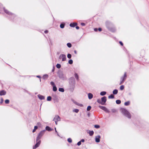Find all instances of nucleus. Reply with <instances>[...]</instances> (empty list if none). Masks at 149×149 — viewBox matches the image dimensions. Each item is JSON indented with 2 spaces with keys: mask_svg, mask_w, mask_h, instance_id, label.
<instances>
[{
  "mask_svg": "<svg viewBox=\"0 0 149 149\" xmlns=\"http://www.w3.org/2000/svg\"><path fill=\"white\" fill-rule=\"evenodd\" d=\"M59 58H62V61H64L66 60V57L65 55L64 54H61L59 56Z\"/></svg>",
  "mask_w": 149,
  "mask_h": 149,
  "instance_id": "obj_7",
  "label": "nucleus"
},
{
  "mask_svg": "<svg viewBox=\"0 0 149 149\" xmlns=\"http://www.w3.org/2000/svg\"><path fill=\"white\" fill-rule=\"evenodd\" d=\"M99 31H102V29L101 28H99L98 29Z\"/></svg>",
  "mask_w": 149,
  "mask_h": 149,
  "instance_id": "obj_51",
  "label": "nucleus"
},
{
  "mask_svg": "<svg viewBox=\"0 0 149 149\" xmlns=\"http://www.w3.org/2000/svg\"><path fill=\"white\" fill-rule=\"evenodd\" d=\"M65 26V25L64 24H61L60 25V27L62 28L63 29L64 28Z\"/></svg>",
  "mask_w": 149,
  "mask_h": 149,
  "instance_id": "obj_35",
  "label": "nucleus"
},
{
  "mask_svg": "<svg viewBox=\"0 0 149 149\" xmlns=\"http://www.w3.org/2000/svg\"><path fill=\"white\" fill-rule=\"evenodd\" d=\"M91 106H88L87 107V111H90L91 109Z\"/></svg>",
  "mask_w": 149,
  "mask_h": 149,
  "instance_id": "obj_34",
  "label": "nucleus"
},
{
  "mask_svg": "<svg viewBox=\"0 0 149 149\" xmlns=\"http://www.w3.org/2000/svg\"><path fill=\"white\" fill-rule=\"evenodd\" d=\"M130 102L129 101H127L124 104L125 106H128L129 105Z\"/></svg>",
  "mask_w": 149,
  "mask_h": 149,
  "instance_id": "obj_31",
  "label": "nucleus"
},
{
  "mask_svg": "<svg viewBox=\"0 0 149 149\" xmlns=\"http://www.w3.org/2000/svg\"><path fill=\"white\" fill-rule=\"evenodd\" d=\"M79 110L78 109H74L73 110V112H75L76 113H78V112H79Z\"/></svg>",
  "mask_w": 149,
  "mask_h": 149,
  "instance_id": "obj_28",
  "label": "nucleus"
},
{
  "mask_svg": "<svg viewBox=\"0 0 149 149\" xmlns=\"http://www.w3.org/2000/svg\"><path fill=\"white\" fill-rule=\"evenodd\" d=\"M99 107L100 109L104 110L105 112L108 113L109 112V111L105 107L100 106H99Z\"/></svg>",
  "mask_w": 149,
  "mask_h": 149,
  "instance_id": "obj_9",
  "label": "nucleus"
},
{
  "mask_svg": "<svg viewBox=\"0 0 149 149\" xmlns=\"http://www.w3.org/2000/svg\"><path fill=\"white\" fill-rule=\"evenodd\" d=\"M81 25H82V26H84L85 25V24L84 23H83V22L81 23Z\"/></svg>",
  "mask_w": 149,
  "mask_h": 149,
  "instance_id": "obj_46",
  "label": "nucleus"
},
{
  "mask_svg": "<svg viewBox=\"0 0 149 149\" xmlns=\"http://www.w3.org/2000/svg\"><path fill=\"white\" fill-rule=\"evenodd\" d=\"M59 77L62 79H65V78L64 77H63V74H60L59 76Z\"/></svg>",
  "mask_w": 149,
  "mask_h": 149,
  "instance_id": "obj_21",
  "label": "nucleus"
},
{
  "mask_svg": "<svg viewBox=\"0 0 149 149\" xmlns=\"http://www.w3.org/2000/svg\"><path fill=\"white\" fill-rule=\"evenodd\" d=\"M119 43L122 46H123V44L122 42L120 41Z\"/></svg>",
  "mask_w": 149,
  "mask_h": 149,
  "instance_id": "obj_49",
  "label": "nucleus"
},
{
  "mask_svg": "<svg viewBox=\"0 0 149 149\" xmlns=\"http://www.w3.org/2000/svg\"><path fill=\"white\" fill-rule=\"evenodd\" d=\"M101 102L102 103V105H104L107 101V97L105 96H104L101 98Z\"/></svg>",
  "mask_w": 149,
  "mask_h": 149,
  "instance_id": "obj_8",
  "label": "nucleus"
},
{
  "mask_svg": "<svg viewBox=\"0 0 149 149\" xmlns=\"http://www.w3.org/2000/svg\"><path fill=\"white\" fill-rule=\"evenodd\" d=\"M56 67L57 68L59 69L61 67V65L60 64H57L56 65Z\"/></svg>",
  "mask_w": 149,
  "mask_h": 149,
  "instance_id": "obj_33",
  "label": "nucleus"
},
{
  "mask_svg": "<svg viewBox=\"0 0 149 149\" xmlns=\"http://www.w3.org/2000/svg\"><path fill=\"white\" fill-rule=\"evenodd\" d=\"M52 97L51 96H49L47 97V100L48 101H50L51 100Z\"/></svg>",
  "mask_w": 149,
  "mask_h": 149,
  "instance_id": "obj_32",
  "label": "nucleus"
},
{
  "mask_svg": "<svg viewBox=\"0 0 149 149\" xmlns=\"http://www.w3.org/2000/svg\"><path fill=\"white\" fill-rule=\"evenodd\" d=\"M68 63L71 64L73 63V61L72 59L68 61Z\"/></svg>",
  "mask_w": 149,
  "mask_h": 149,
  "instance_id": "obj_37",
  "label": "nucleus"
},
{
  "mask_svg": "<svg viewBox=\"0 0 149 149\" xmlns=\"http://www.w3.org/2000/svg\"><path fill=\"white\" fill-rule=\"evenodd\" d=\"M118 92V91L117 89H115L113 92V93L114 95H116L117 94Z\"/></svg>",
  "mask_w": 149,
  "mask_h": 149,
  "instance_id": "obj_19",
  "label": "nucleus"
},
{
  "mask_svg": "<svg viewBox=\"0 0 149 149\" xmlns=\"http://www.w3.org/2000/svg\"><path fill=\"white\" fill-rule=\"evenodd\" d=\"M36 77H38V78H41L40 76H39V75H37V76H36Z\"/></svg>",
  "mask_w": 149,
  "mask_h": 149,
  "instance_id": "obj_55",
  "label": "nucleus"
},
{
  "mask_svg": "<svg viewBox=\"0 0 149 149\" xmlns=\"http://www.w3.org/2000/svg\"><path fill=\"white\" fill-rule=\"evenodd\" d=\"M38 128V127L36 126H35L34 127V129L36 130Z\"/></svg>",
  "mask_w": 149,
  "mask_h": 149,
  "instance_id": "obj_47",
  "label": "nucleus"
},
{
  "mask_svg": "<svg viewBox=\"0 0 149 149\" xmlns=\"http://www.w3.org/2000/svg\"><path fill=\"white\" fill-rule=\"evenodd\" d=\"M74 76L75 78L77 80H79V76L78 75V74L76 73H75L74 74Z\"/></svg>",
  "mask_w": 149,
  "mask_h": 149,
  "instance_id": "obj_22",
  "label": "nucleus"
},
{
  "mask_svg": "<svg viewBox=\"0 0 149 149\" xmlns=\"http://www.w3.org/2000/svg\"><path fill=\"white\" fill-rule=\"evenodd\" d=\"M71 55L70 54H68L67 55V57L68 58H71Z\"/></svg>",
  "mask_w": 149,
  "mask_h": 149,
  "instance_id": "obj_36",
  "label": "nucleus"
},
{
  "mask_svg": "<svg viewBox=\"0 0 149 149\" xmlns=\"http://www.w3.org/2000/svg\"><path fill=\"white\" fill-rule=\"evenodd\" d=\"M45 129L46 130L48 131H51L53 130L48 126H47L45 127Z\"/></svg>",
  "mask_w": 149,
  "mask_h": 149,
  "instance_id": "obj_17",
  "label": "nucleus"
},
{
  "mask_svg": "<svg viewBox=\"0 0 149 149\" xmlns=\"http://www.w3.org/2000/svg\"><path fill=\"white\" fill-rule=\"evenodd\" d=\"M55 131H56V132H57V131H56V128H55Z\"/></svg>",
  "mask_w": 149,
  "mask_h": 149,
  "instance_id": "obj_61",
  "label": "nucleus"
},
{
  "mask_svg": "<svg viewBox=\"0 0 149 149\" xmlns=\"http://www.w3.org/2000/svg\"><path fill=\"white\" fill-rule=\"evenodd\" d=\"M44 32L45 33H47L48 32V31H47V30L45 31Z\"/></svg>",
  "mask_w": 149,
  "mask_h": 149,
  "instance_id": "obj_54",
  "label": "nucleus"
},
{
  "mask_svg": "<svg viewBox=\"0 0 149 149\" xmlns=\"http://www.w3.org/2000/svg\"><path fill=\"white\" fill-rule=\"evenodd\" d=\"M94 30L95 31H97V28H95L94 29Z\"/></svg>",
  "mask_w": 149,
  "mask_h": 149,
  "instance_id": "obj_52",
  "label": "nucleus"
},
{
  "mask_svg": "<svg viewBox=\"0 0 149 149\" xmlns=\"http://www.w3.org/2000/svg\"><path fill=\"white\" fill-rule=\"evenodd\" d=\"M78 106H80V107H82L83 106V105L81 104H77Z\"/></svg>",
  "mask_w": 149,
  "mask_h": 149,
  "instance_id": "obj_48",
  "label": "nucleus"
},
{
  "mask_svg": "<svg viewBox=\"0 0 149 149\" xmlns=\"http://www.w3.org/2000/svg\"><path fill=\"white\" fill-rule=\"evenodd\" d=\"M54 121L55 122L56 124L57 125V122L58 121Z\"/></svg>",
  "mask_w": 149,
  "mask_h": 149,
  "instance_id": "obj_59",
  "label": "nucleus"
},
{
  "mask_svg": "<svg viewBox=\"0 0 149 149\" xmlns=\"http://www.w3.org/2000/svg\"><path fill=\"white\" fill-rule=\"evenodd\" d=\"M50 84L52 86H55V84L53 82V81H51V82H50Z\"/></svg>",
  "mask_w": 149,
  "mask_h": 149,
  "instance_id": "obj_42",
  "label": "nucleus"
},
{
  "mask_svg": "<svg viewBox=\"0 0 149 149\" xmlns=\"http://www.w3.org/2000/svg\"><path fill=\"white\" fill-rule=\"evenodd\" d=\"M97 102L98 103L102 105V103L101 102V100H100V99H98L97 100Z\"/></svg>",
  "mask_w": 149,
  "mask_h": 149,
  "instance_id": "obj_27",
  "label": "nucleus"
},
{
  "mask_svg": "<svg viewBox=\"0 0 149 149\" xmlns=\"http://www.w3.org/2000/svg\"><path fill=\"white\" fill-rule=\"evenodd\" d=\"M80 141H81V142H84V139H81Z\"/></svg>",
  "mask_w": 149,
  "mask_h": 149,
  "instance_id": "obj_50",
  "label": "nucleus"
},
{
  "mask_svg": "<svg viewBox=\"0 0 149 149\" xmlns=\"http://www.w3.org/2000/svg\"><path fill=\"white\" fill-rule=\"evenodd\" d=\"M89 134L90 136H92L94 134V132L93 131H89Z\"/></svg>",
  "mask_w": 149,
  "mask_h": 149,
  "instance_id": "obj_24",
  "label": "nucleus"
},
{
  "mask_svg": "<svg viewBox=\"0 0 149 149\" xmlns=\"http://www.w3.org/2000/svg\"><path fill=\"white\" fill-rule=\"evenodd\" d=\"M93 95L90 93H88V98L89 99H91L93 97Z\"/></svg>",
  "mask_w": 149,
  "mask_h": 149,
  "instance_id": "obj_16",
  "label": "nucleus"
},
{
  "mask_svg": "<svg viewBox=\"0 0 149 149\" xmlns=\"http://www.w3.org/2000/svg\"><path fill=\"white\" fill-rule=\"evenodd\" d=\"M58 90L59 91L63 92L64 91V89L63 88H59L58 89Z\"/></svg>",
  "mask_w": 149,
  "mask_h": 149,
  "instance_id": "obj_25",
  "label": "nucleus"
},
{
  "mask_svg": "<svg viewBox=\"0 0 149 149\" xmlns=\"http://www.w3.org/2000/svg\"><path fill=\"white\" fill-rule=\"evenodd\" d=\"M67 46L69 48H70L72 47V44L70 43H67Z\"/></svg>",
  "mask_w": 149,
  "mask_h": 149,
  "instance_id": "obj_29",
  "label": "nucleus"
},
{
  "mask_svg": "<svg viewBox=\"0 0 149 149\" xmlns=\"http://www.w3.org/2000/svg\"><path fill=\"white\" fill-rule=\"evenodd\" d=\"M38 97L40 100H44L45 99V97L44 96L39 94L38 95Z\"/></svg>",
  "mask_w": 149,
  "mask_h": 149,
  "instance_id": "obj_14",
  "label": "nucleus"
},
{
  "mask_svg": "<svg viewBox=\"0 0 149 149\" xmlns=\"http://www.w3.org/2000/svg\"><path fill=\"white\" fill-rule=\"evenodd\" d=\"M57 88L55 86H54L53 88V90L54 91H57Z\"/></svg>",
  "mask_w": 149,
  "mask_h": 149,
  "instance_id": "obj_26",
  "label": "nucleus"
},
{
  "mask_svg": "<svg viewBox=\"0 0 149 149\" xmlns=\"http://www.w3.org/2000/svg\"><path fill=\"white\" fill-rule=\"evenodd\" d=\"M3 98H1V102H0V104H2L3 102Z\"/></svg>",
  "mask_w": 149,
  "mask_h": 149,
  "instance_id": "obj_45",
  "label": "nucleus"
},
{
  "mask_svg": "<svg viewBox=\"0 0 149 149\" xmlns=\"http://www.w3.org/2000/svg\"><path fill=\"white\" fill-rule=\"evenodd\" d=\"M77 24L76 23H71L70 24V26L71 27H74Z\"/></svg>",
  "mask_w": 149,
  "mask_h": 149,
  "instance_id": "obj_13",
  "label": "nucleus"
},
{
  "mask_svg": "<svg viewBox=\"0 0 149 149\" xmlns=\"http://www.w3.org/2000/svg\"><path fill=\"white\" fill-rule=\"evenodd\" d=\"M37 124L38 125H41V124H40V123H38Z\"/></svg>",
  "mask_w": 149,
  "mask_h": 149,
  "instance_id": "obj_57",
  "label": "nucleus"
},
{
  "mask_svg": "<svg viewBox=\"0 0 149 149\" xmlns=\"http://www.w3.org/2000/svg\"><path fill=\"white\" fill-rule=\"evenodd\" d=\"M127 77L126 73H125L123 76L122 77L120 78V84H123L125 81V80Z\"/></svg>",
  "mask_w": 149,
  "mask_h": 149,
  "instance_id": "obj_4",
  "label": "nucleus"
},
{
  "mask_svg": "<svg viewBox=\"0 0 149 149\" xmlns=\"http://www.w3.org/2000/svg\"><path fill=\"white\" fill-rule=\"evenodd\" d=\"M106 94V92L105 91H102L100 93V95L102 96L105 95Z\"/></svg>",
  "mask_w": 149,
  "mask_h": 149,
  "instance_id": "obj_20",
  "label": "nucleus"
},
{
  "mask_svg": "<svg viewBox=\"0 0 149 149\" xmlns=\"http://www.w3.org/2000/svg\"><path fill=\"white\" fill-rule=\"evenodd\" d=\"M109 99H113L114 98V96L113 94H111L110 95L108 96Z\"/></svg>",
  "mask_w": 149,
  "mask_h": 149,
  "instance_id": "obj_23",
  "label": "nucleus"
},
{
  "mask_svg": "<svg viewBox=\"0 0 149 149\" xmlns=\"http://www.w3.org/2000/svg\"><path fill=\"white\" fill-rule=\"evenodd\" d=\"M36 130H35L34 129L33 130V131H32V132H35Z\"/></svg>",
  "mask_w": 149,
  "mask_h": 149,
  "instance_id": "obj_58",
  "label": "nucleus"
},
{
  "mask_svg": "<svg viewBox=\"0 0 149 149\" xmlns=\"http://www.w3.org/2000/svg\"><path fill=\"white\" fill-rule=\"evenodd\" d=\"M76 28L77 29H79V26H76Z\"/></svg>",
  "mask_w": 149,
  "mask_h": 149,
  "instance_id": "obj_53",
  "label": "nucleus"
},
{
  "mask_svg": "<svg viewBox=\"0 0 149 149\" xmlns=\"http://www.w3.org/2000/svg\"><path fill=\"white\" fill-rule=\"evenodd\" d=\"M120 111L125 116L129 118H131V115L130 113L125 109L122 108L120 109Z\"/></svg>",
  "mask_w": 149,
  "mask_h": 149,
  "instance_id": "obj_1",
  "label": "nucleus"
},
{
  "mask_svg": "<svg viewBox=\"0 0 149 149\" xmlns=\"http://www.w3.org/2000/svg\"><path fill=\"white\" fill-rule=\"evenodd\" d=\"M60 120L61 118L58 115H56L53 119V120L56 121H60Z\"/></svg>",
  "mask_w": 149,
  "mask_h": 149,
  "instance_id": "obj_10",
  "label": "nucleus"
},
{
  "mask_svg": "<svg viewBox=\"0 0 149 149\" xmlns=\"http://www.w3.org/2000/svg\"><path fill=\"white\" fill-rule=\"evenodd\" d=\"M75 81L73 77H71L69 79V83L71 86H74L75 84Z\"/></svg>",
  "mask_w": 149,
  "mask_h": 149,
  "instance_id": "obj_5",
  "label": "nucleus"
},
{
  "mask_svg": "<svg viewBox=\"0 0 149 149\" xmlns=\"http://www.w3.org/2000/svg\"><path fill=\"white\" fill-rule=\"evenodd\" d=\"M111 111L112 112L114 113L116 111V110L115 109H111Z\"/></svg>",
  "mask_w": 149,
  "mask_h": 149,
  "instance_id": "obj_44",
  "label": "nucleus"
},
{
  "mask_svg": "<svg viewBox=\"0 0 149 149\" xmlns=\"http://www.w3.org/2000/svg\"><path fill=\"white\" fill-rule=\"evenodd\" d=\"M100 135H98L95 137V141L97 143H99L100 142Z\"/></svg>",
  "mask_w": 149,
  "mask_h": 149,
  "instance_id": "obj_11",
  "label": "nucleus"
},
{
  "mask_svg": "<svg viewBox=\"0 0 149 149\" xmlns=\"http://www.w3.org/2000/svg\"><path fill=\"white\" fill-rule=\"evenodd\" d=\"M124 86L123 85H122L120 87V90H122L124 89Z\"/></svg>",
  "mask_w": 149,
  "mask_h": 149,
  "instance_id": "obj_40",
  "label": "nucleus"
},
{
  "mask_svg": "<svg viewBox=\"0 0 149 149\" xmlns=\"http://www.w3.org/2000/svg\"><path fill=\"white\" fill-rule=\"evenodd\" d=\"M6 94V92L4 90H2L0 92V95H5Z\"/></svg>",
  "mask_w": 149,
  "mask_h": 149,
  "instance_id": "obj_15",
  "label": "nucleus"
},
{
  "mask_svg": "<svg viewBox=\"0 0 149 149\" xmlns=\"http://www.w3.org/2000/svg\"><path fill=\"white\" fill-rule=\"evenodd\" d=\"M74 53L75 54H77V52L76 51V50H74Z\"/></svg>",
  "mask_w": 149,
  "mask_h": 149,
  "instance_id": "obj_56",
  "label": "nucleus"
},
{
  "mask_svg": "<svg viewBox=\"0 0 149 149\" xmlns=\"http://www.w3.org/2000/svg\"><path fill=\"white\" fill-rule=\"evenodd\" d=\"M81 141H80L77 143V145L78 146H79L81 145Z\"/></svg>",
  "mask_w": 149,
  "mask_h": 149,
  "instance_id": "obj_43",
  "label": "nucleus"
},
{
  "mask_svg": "<svg viewBox=\"0 0 149 149\" xmlns=\"http://www.w3.org/2000/svg\"><path fill=\"white\" fill-rule=\"evenodd\" d=\"M48 77V76L47 74H45L42 77L44 79H47Z\"/></svg>",
  "mask_w": 149,
  "mask_h": 149,
  "instance_id": "obj_18",
  "label": "nucleus"
},
{
  "mask_svg": "<svg viewBox=\"0 0 149 149\" xmlns=\"http://www.w3.org/2000/svg\"><path fill=\"white\" fill-rule=\"evenodd\" d=\"M6 104H8L9 102V100L8 99L6 100L5 101Z\"/></svg>",
  "mask_w": 149,
  "mask_h": 149,
  "instance_id": "obj_39",
  "label": "nucleus"
},
{
  "mask_svg": "<svg viewBox=\"0 0 149 149\" xmlns=\"http://www.w3.org/2000/svg\"><path fill=\"white\" fill-rule=\"evenodd\" d=\"M4 10L5 12L6 13V14H7L9 15H13V16H14V15L11 13L9 11H8L5 8H4Z\"/></svg>",
  "mask_w": 149,
  "mask_h": 149,
  "instance_id": "obj_12",
  "label": "nucleus"
},
{
  "mask_svg": "<svg viewBox=\"0 0 149 149\" xmlns=\"http://www.w3.org/2000/svg\"><path fill=\"white\" fill-rule=\"evenodd\" d=\"M68 141L69 143H71L72 141L70 138H69L68 139Z\"/></svg>",
  "mask_w": 149,
  "mask_h": 149,
  "instance_id": "obj_38",
  "label": "nucleus"
},
{
  "mask_svg": "<svg viewBox=\"0 0 149 149\" xmlns=\"http://www.w3.org/2000/svg\"><path fill=\"white\" fill-rule=\"evenodd\" d=\"M94 127L96 128H98L100 127V126L98 125H94Z\"/></svg>",
  "mask_w": 149,
  "mask_h": 149,
  "instance_id": "obj_41",
  "label": "nucleus"
},
{
  "mask_svg": "<svg viewBox=\"0 0 149 149\" xmlns=\"http://www.w3.org/2000/svg\"><path fill=\"white\" fill-rule=\"evenodd\" d=\"M36 144L33 147V149H36L39 146L41 143V141L39 140L37 142L36 141Z\"/></svg>",
  "mask_w": 149,
  "mask_h": 149,
  "instance_id": "obj_6",
  "label": "nucleus"
},
{
  "mask_svg": "<svg viewBox=\"0 0 149 149\" xmlns=\"http://www.w3.org/2000/svg\"><path fill=\"white\" fill-rule=\"evenodd\" d=\"M116 103L117 104H119L121 103V101L119 100H117L116 101Z\"/></svg>",
  "mask_w": 149,
  "mask_h": 149,
  "instance_id": "obj_30",
  "label": "nucleus"
},
{
  "mask_svg": "<svg viewBox=\"0 0 149 149\" xmlns=\"http://www.w3.org/2000/svg\"><path fill=\"white\" fill-rule=\"evenodd\" d=\"M45 130H43L40 131V132L39 133L38 136L37 137L36 141L37 142L38 140H40V139L43 136L45 132Z\"/></svg>",
  "mask_w": 149,
  "mask_h": 149,
  "instance_id": "obj_3",
  "label": "nucleus"
},
{
  "mask_svg": "<svg viewBox=\"0 0 149 149\" xmlns=\"http://www.w3.org/2000/svg\"><path fill=\"white\" fill-rule=\"evenodd\" d=\"M112 25V24L109 22L107 21L106 22V26L107 28L111 31L112 32H114L116 30L115 29H113L110 27V26H111Z\"/></svg>",
  "mask_w": 149,
  "mask_h": 149,
  "instance_id": "obj_2",
  "label": "nucleus"
},
{
  "mask_svg": "<svg viewBox=\"0 0 149 149\" xmlns=\"http://www.w3.org/2000/svg\"><path fill=\"white\" fill-rule=\"evenodd\" d=\"M54 69L53 68L52 70V71L54 72Z\"/></svg>",
  "mask_w": 149,
  "mask_h": 149,
  "instance_id": "obj_60",
  "label": "nucleus"
}]
</instances>
